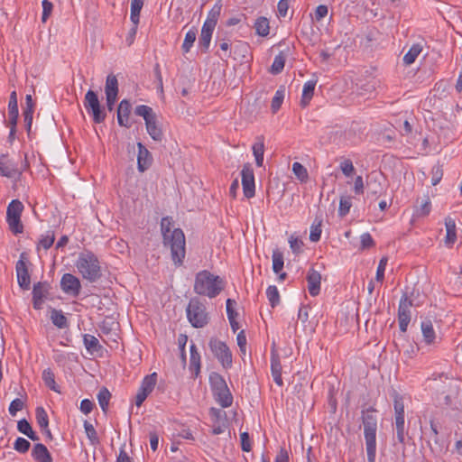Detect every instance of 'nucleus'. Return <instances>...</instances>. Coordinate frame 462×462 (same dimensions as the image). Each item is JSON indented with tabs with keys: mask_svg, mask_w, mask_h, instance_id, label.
<instances>
[{
	"mask_svg": "<svg viewBox=\"0 0 462 462\" xmlns=\"http://www.w3.org/2000/svg\"><path fill=\"white\" fill-rule=\"evenodd\" d=\"M23 405H24V403L21 399L16 398L14 400H13L9 406L10 414L12 416H15L17 411H21L23 408Z\"/></svg>",
	"mask_w": 462,
	"mask_h": 462,
	"instance_id": "nucleus-59",
	"label": "nucleus"
},
{
	"mask_svg": "<svg viewBox=\"0 0 462 462\" xmlns=\"http://www.w3.org/2000/svg\"><path fill=\"white\" fill-rule=\"evenodd\" d=\"M289 243L293 253L299 254L301 251L303 242L298 237L291 236L289 239Z\"/></svg>",
	"mask_w": 462,
	"mask_h": 462,
	"instance_id": "nucleus-62",
	"label": "nucleus"
},
{
	"mask_svg": "<svg viewBox=\"0 0 462 462\" xmlns=\"http://www.w3.org/2000/svg\"><path fill=\"white\" fill-rule=\"evenodd\" d=\"M17 282L23 290H29L31 284L30 274L26 263V254L22 253L15 265Z\"/></svg>",
	"mask_w": 462,
	"mask_h": 462,
	"instance_id": "nucleus-12",
	"label": "nucleus"
},
{
	"mask_svg": "<svg viewBox=\"0 0 462 462\" xmlns=\"http://www.w3.org/2000/svg\"><path fill=\"white\" fill-rule=\"evenodd\" d=\"M308 290L311 296H317L320 291L321 275L320 273L311 268L307 274Z\"/></svg>",
	"mask_w": 462,
	"mask_h": 462,
	"instance_id": "nucleus-18",
	"label": "nucleus"
},
{
	"mask_svg": "<svg viewBox=\"0 0 462 462\" xmlns=\"http://www.w3.org/2000/svg\"><path fill=\"white\" fill-rule=\"evenodd\" d=\"M138 156L137 168L140 172H143L150 168L152 163V156L148 149L142 143H137Z\"/></svg>",
	"mask_w": 462,
	"mask_h": 462,
	"instance_id": "nucleus-17",
	"label": "nucleus"
},
{
	"mask_svg": "<svg viewBox=\"0 0 462 462\" xmlns=\"http://www.w3.org/2000/svg\"><path fill=\"white\" fill-rule=\"evenodd\" d=\"M445 226H446L445 245L448 247H451L457 240L455 220L450 217H447L445 218Z\"/></svg>",
	"mask_w": 462,
	"mask_h": 462,
	"instance_id": "nucleus-24",
	"label": "nucleus"
},
{
	"mask_svg": "<svg viewBox=\"0 0 462 462\" xmlns=\"http://www.w3.org/2000/svg\"><path fill=\"white\" fill-rule=\"evenodd\" d=\"M187 318L192 327L204 328L209 321L206 306L198 298H191L186 309Z\"/></svg>",
	"mask_w": 462,
	"mask_h": 462,
	"instance_id": "nucleus-5",
	"label": "nucleus"
},
{
	"mask_svg": "<svg viewBox=\"0 0 462 462\" xmlns=\"http://www.w3.org/2000/svg\"><path fill=\"white\" fill-rule=\"evenodd\" d=\"M84 345L87 350L90 353L97 352L102 347L99 345L97 338L89 334L84 335Z\"/></svg>",
	"mask_w": 462,
	"mask_h": 462,
	"instance_id": "nucleus-38",
	"label": "nucleus"
},
{
	"mask_svg": "<svg viewBox=\"0 0 462 462\" xmlns=\"http://www.w3.org/2000/svg\"><path fill=\"white\" fill-rule=\"evenodd\" d=\"M432 178H431V184L433 186L437 185L442 179L443 176V170L440 165L434 166L432 169Z\"/></svg>",
	"mask_w": 462,
	"mask_h": 462,
	"instance_id": "nucleus-61",
	"label": "nucleus"
},
{
	"mask_svg": "<svg viewBox=\"0 0 462 462\" xmlns=\"http://www.w3.org/2000/svg\"><path fill=\"white\" fill-rule=\"evenodd\" d=\"M110 398V392L106 387H102L97 393V400L102 411L105 413L107 411Z\"/></svg>",
	"mask_w": 462,
	"mask_h": 462,
	"instance_id": "nucleus-36",
	"label": "nucleus"
},
{
	"mask_svg": "<svg viewBox=\"0 0 462 462\" xmlns=\"http://www.w3.org/2000/svg\"><path fill=\"white\" fill-rule=\"evenodd\" d=\"M34 112V102L31 95H27L25 97V106L23 107V116L24 117V123L26 131L30 134L32 124V116Z\"/></svg>",
	"mask_w": 462,
	"mask_h": 462,
	"instance_id": "nucleus-21",
	"label": "nucleus"
},
{
	"mask_svg": "<svg viewBox=\"0 0 462 462\" xmlns=\"http://www.w3.org/2000/svg\"><path fill=\"white\" fill-rule=\"evenodd\" d=\"M209 413L215 422L224 421L226 419V412L220 409L211 408Z\"/></svg>",
	"mask_w": 462,
	"mask_h": 462,
	"instance_id": "nucleus-64",
	"label": "nucleus"
},
{
	"mask_svg": "<svg viewBox=\"0 0 462 462\" xmlns=\"http://www.w3.org/2000/svg\"><path fill=\"white\" fill-rule=\"evenodd\" d=\"M32 457L37 462H52V457L48 448L41 443H37L33 446Z\"/></svg>",
	"mask_w": 462,
	"mask_h": 462,
	"instance_id": "nucleus-23",
	"label": "nucleus"
},
{
	"mask_svg": "<svg viewBox=\"0 0 462 462\" xmlns=\"http://www.w3.org/2000/svg\"><path fill=\"white\" fill-rule=\"evenodd\" d=\"M106 96H116L118 95V81L115 75L110 74L106 77L105 86Z\"/></svg>",
	"mask_w": 462,
	"mask_h": 462,
	"instance_id": "nucleus-29",
	"label": "nucleus"
},
{
	"mask_svg": "<svg viewBox=\"0 0 462 462\" xmlns=\"http://www.w3.org/2000/svg\"><path fill=\"white\" fill-rule=\"evenodd\" d=\"M285 60V55L282 52L276 55L272 64L270 72L273 75L281 73L284 68Z\"/></svg>",
	"mask_w": 462,
	"mask_h": 462,
	"instance_id": "nucleus-39",
	"label": "nucleus"
},
{
	"mask_svg": "<svg viewBox=\"0 0 462 462\" xmlns=\"http://www.w3.org/2000/svg\"><path fill=\"white\" fill-rule=\"evenodd\" d=\"M236 304L235 300L227 299L226 300V314L233 332L239 329V324L236 321L238 313L235 310L234 306Z\"/></svg>",
	"mask_w": 462,
	"mask_h": 462,
	"instance_id": "nucleus-27",
	"label": "nucleus"
},
{
	"mask_svg": "<svg viewBox=\"0 0 462 462\" xmlns=\"http://www.w3.org/2000/svg\"><path fill=\"white\" fill-rule=\"evenodd\" d=\"M430 209H431L430 199L428 196H426L423 199L420 206L417 208L416 211H417L418 215L425 217L430 214Z\"/></svg>",
	"mask_w": 462,
	"mask_h": 462,
	"instance_id": "nucleus-56",
	"label": "nucleus"
},
{
	"mask_svg": "<svg viewBox=\"0 0 462 462\" xmlns=\"http://www.w3.org/2000/svg\"><path fill=\"white\" fill-rule=\"evenodd\" d=\"M196 37L197 30L195 29H191L186 33L184 42L181 46L183 53H188L190 51L191 47L193 46V43L196 41Z\"/></svg>",
	"mask_w": 462,
	"mask_h": 462,
	"instance_id": "nucleus-41",
	"label": "nucleus"
},
{
	"mask_svg": "<svg viewBox=\"0 0 462 462\" xmlns=\"http://www.w3.org/2000/svg\"><path fill=\"white\" fill-rule=\"evenodd\" d=\"M421 331L424 337V340L427 344H431L435 338V331L433 329V326L431 321H423L421 323Z\"/></svg>",
	"mask_w": 462,
	"mask_h": 462,
	"instance_id": "nucleus-34",
	"label": "nucleus"
},
{
	"mask_svg": "<svg viewBox=\"0 0 462 462\" xmlns=\"http://www.w3.org/2000/svg\"><path fill=\"white\" fill-rule=\"evenodd\" d=\"M51 319L59 328H65L68 326L67 318L63 315L61 310L53 309L51 312Z\"/></svg>",
	"mask_w": 462,
	"mask_h": 462,
	"instance_id": "nucleus-33",
	"label": "nucleus"
},
{
	"mask_svg": "<svg viewBox=\"0 0 462 462\" xmlns=\"http://www.w3.org/2000/svg\"><path fill=\"white\" fill-rule=\"evenodd\" d=\"M422 51V47L420 44H414L411 47L408 52L403 57V62L405 65L412 64L417 57Z\"/></svg>",
	"mask_w": 462,
	"mask_h": 462,
	"instance_id": "nucleus-35",
	"label": "nucleus"
},
{
	"mask_svg": "<svg viewBox=\"0 0 462 462\" xmlns=\"http://www.w3.org/2000/svg\"><path fill=\"white\" fill-rule=\"evenodd\" d=\"M292 171L300 181H306L309 178L306 168L300 162L292 164Z\"/></svg>",
	"mask_w": 462,
	"mask_h": 462,
	"instance_id": "nucleus-51",
	"label": "nucleus"
},
{
	"mask_svg": "<svg viewBox=\"0 0 462 462\" xmlns=\"http://www.w3.org/2000/svg\"><path fill=\"white\" fill-rule=\"evenodd\" d=\"M23 209V203L18 199H14L7 207L6 217H21Z\"/></svg>",
	"mask_w": 462,
	"mask_h": 462,
	"instance_id": "nucleus-37",
	"label": "nucleus"
},
{
	"mask_svg": "<svg viewBox=\"0 0 462 462\" xmlns=\"http://www.w3.org/2000/svg\"><path fill=\"white\" fill-rule=\"evenodd\" d=\"M243 192L245 198L251 199L255 194L254 173L250 163H245L241 171Z\"/></svg>",
	"mask_w": 462,
	"mask_h": 462,
	"instance_id": "nucleus-10",
	"label": "nucleus"
},
{
	"mask_svg": "<svg viewBox=\"0 0 462 462\" xmlns=\"http://www.w3.org/2000/svg\"><path fill=\"white\" fill-rule=\"evenodd\" d=\"M172 228V220L171 217H162L161 221V230L163 236V245L171 249V259L176 266H180L185 258V236L180 228Z\"/></svg>",
	"mask_w": 462,
	"mask_h": 462,
	"instance_id": "nucleus-1",
	"label": "nucleus"
},
{
	"mask_svg": "<svg viewBox=\"0 0 462 462\" xmlns=\"http://www.w3.org/2000/svg\"><path fill=\"white\" fill-rule=\"evenodd\" d=\"M53 8V5L49 0H43L42 1V23H45L50 15L51 14Z\"/></svg>",
	"mask_w": 462,
	"mask_h": 462,
	"instance_id": "nucleus-58",
	"label": "nucleus"
},
{
	"mask_svg": "<svg viewBox=\"0 0 462 462\" xmlns=\"http://www.w3.org/2000/svg\"><path fill=\"white\" fill-rule=\"evenodd\" d=\"M377 411L374 407L362 410L361 419L367 453V461L374 462L376 455V431L378 424Z\"/></svg>",
	"mask_w": 462,
	"mask_h": 462,
	"instance_id": "nucleus-2",
	"label": "nucleus"
},
{
	"mask_svg": "<svg viewBox=\"0 0 462 462\" xmlns=\"http://www.w3.org/2000/svg\"><path fill=\"white\" fill-rule=\"evenodd\" d=\"M352 206L350 197H342L339 201L338 214L340 217H345L348 214Z\"/></svg>",
	"mask_w": 462,
	"mask_h": 462,
	"instance_id": "nucleus-55",
	"label": "nucleus"
},
{
	"mask_svg": "<svg viewBox=\"0 0 462 462\" xmlns=\"http://www.w3.org/2000/svg\"><path fill=\"white\" fill-rule=\"evenodd\" d=\"M315 87H316V81H313V80H310L304 84L303 90H302V97H301V100H300V105L303 107L308 106L310 101L311 100L313 94H314Z\"/></svg>",
	"mask_w": 462,
	"mask_h": 462,
	"instance_id": "nucleus-28",
	"label": "nucleus"
},
{
	"mask_svg": "<svg viewBox=\"0 0 462 462\" xmlns=\"http://www.w3.org/2000/svg\"><path fill=\"white\" fill-rule=\"evenodd\" d=\"M7 223L9 225L10 230L17 235L23 232V226L21 223V217H6Z\"/></svg>",
	"mask_w": 462,
	"mask_h": 462,
	"instance_id": "nucleus-49",
	"label": "nucleus"
},
{
	"mask_svg": "<svg viewBox=\"0 0 462 462\" xmlns=\"http://www.w3.org/2000/svg\"><path fill=\"white\" fill-rule=\"evenodd\" d=\"M0 173L7 178H15L21 175V171L17 168V164L9 159L8 155L2 154L0 156Z\"/></svg>",
	"mask_w": 462,
	"mask_h": 462,
	"instance_id": "nucleus-15",
	"label": "nucleus"
},
{
	"mask_svg": "<svg viewBox=\"0 0 462 462\" xmlns=\"http://www.w3.org/2000/svg\"><path fill=\"white\" fill-rule=\"evenodd\" d=\"M50 285L48 282H37L33 285L32 289V301L33 308L40 310L43 303V299L46 298L49 293Z\"/></svg>",
	"mask_w": 462,
	"mask_h": 462,
	"instance_id": "nucleus-16",
	"label": "nucleus"
},
{
	"mask_svg": "<svg viewBox=\"0 0 462 462\" xmlns=\"http://www.w3.org/2000/svg\"><path fill=\"white\" fill-rule=\"evenodd\" d=\"M209 347L225 368L232 365V354L226 343L217 338H212L209 341Z\"/></svg>",
	"mask_w": 462,
	"mask_h": 462,
	"instance_id": "nucleus-8",
	"label": "nucleus"
},
{
	"mask_svg": "<svg viewBox=\"0 0 462 462\" xmlns=\"http://www.w3.org/2000/svg\"><path fill=\"white\" fill-rule=\"evenodd\" d=\"M321 224L322 219H318L316 217L314 224L311 226L310 240L312 242H318L320 239L321 236Z\"/></svg>",
	"mask_w": 462,
	"mask_h": 462,
	"instance_id": "nucleus-50",
	"label": "nucleus"
},
{
	"mask_svg": "<svg viewBox=\"0 0 462 462\" xmlns=\"http://www.w3.org/2000/svg\"><path fill=\"white\" fill-rule=\"evenodd\" d=\"M131 112V104L128 100L124 99L120 102L117 108V121L121 126L130 127L129 116Z\"/></svg>",
	"mask_w": 462,
	"mask_h": 462,
	"instance_id": "nucleus-20",
	"label": "nucleus"
},
{
	"mask_svg": "<svg viewBox=\"0 0 462 462\" xmlns=\"http://www.w3.org/2000/svg\"><path fill=\"white\" fill-rule=\"evenodd\" d=\"M61 290L73 297L79 296L81 289L79 278L71 273H65L60 280Z\"/></svg>",
	"mask_w": 462,
	"mask_h": 462,
	"instance_id": "nucleus-14",
	"label": "nucleus"
},
{
	"mask_svg": "<svg viewBox=\"0 0 462 462\" xmlns=\"http://www.w3.org/2000/svg\"><path fill=\"white\" fill-rule=\"evenodd\" d=\"M266 296L273 308L280 303V294L276 286L270 285L266 290Z\"/></svg>",
	"mask_w": 462,
	"mask_h": 462,
	"instance_id": "nucleus-46",
	"label": "nucleus"
},
{
	"mask_svg": "<svg viewBox=\"0 0 462 462\" xmlns=\"http://www.w3.org/2000/svg\"><path fill=\"white\" fill-rule=\"evenodd\" d=\"M76 266L82 277L90 282L97 281L101 276L99 262L91 252L80 254Z\"/></svg>",
	"mask_w": 462,
	"mask_h": 462,
	"instance_id": "nucleus-4",
	"label": "nucleus"
},
{
	"mask_svg": "<svg viewBox=\"0 0 462 462\" xmlns=\"http://www.w3.org/2000/svg\"><path fill=\"white\" fill-rule=\"evenodd\" d=\"M84 106L91 115L94 123L101 124L106 120V113L105 107L101 106L97 93L89 89L84 98Z\"/></svg>",
	"mask_w": 462,
	"mask_h": 462,
	"instance_id": "nucleus-6",
	"label": "nucleus"
},
{
	"mask_svg": "<svg viewBox=\"0 0 462 462\" xmlns=\"http://www.w3.org/2000/svg\"><path fill=\"white\" fill-rule=\"evenodd\" d=\"M340 169L343 174L346 177L351 176L355 171L354 165L349 159H346L341 162Z\"/></svg>",
	"mask_w": 462,
	"mask_h": 462,
	"instance_id": "nucleus-60",
	"label": "nucleus"
},
{
	"mask_svg": "<svg viewBox=\"0 0 462 462\" xmlns=\"http://www.w3.org/2000/svg\"><path fill=\"white\" fill-rule=\"evenodd\" d=\"M388 259L387 257H383L378 264L375 279L377 282H383L384 278V272L387 265Z\"/></svg>",
	"mask_w": 462,
	"mask_h": 462,
	"instance_id": "nucleus-57",
	"label": "nucleus"
},
{
	"mask_svg": "<svg viewBox=\"0 0 462 462\" xmlns=\"http://www.w3.org/2000/svg\"><path fill=\"white\" fill-rule=\"evenodd\" d=\"M273 271L275 273H280L284 265L283 254L279 250H274L273 252Z\"/></svg>",
	"mask_w": 462,
	"mask_h": 462,
	"instance_id": "nucleus-43",
	"label": "nucleus"
},
{
	"mask_svg": "<svg viewBox=\"0 0 462 462\" xmlns=\"http://www.w3.org/2000/svg\"><path fill=\"white\" fill-rule=\"evenodd\" d=\"M213 393H214L216 401L223 408H227L232 405L233 396H232L227 385L225 386L224 388L215 391Z\"/></svg>",
	"mask_w": 462,
	"mask_h": 462,
	"instance_id": "nucleus-25",
	"label": "nucleus"
},
{
	"mask_svg": "<svg viewBox=\"0 0 462 462\" xmlns=\"http://www.w3.org/2000/svg\"><path fill=\"white\" fill-rule=\"evenodd\" d=\"M30 447H31V443L23 439V438H17L14 444V448L19 452V453H26L29 449H30Z\"/></svg>",
	"mask_w": 462,
	"mask_h": 462,
	"instance_id": "nucleus-54",
	"label": "nucleus"
},
{
	"mask_svg": "<svg viewBox=\"0 0 462 462\" xmlns=\"http://www.w3.org/2000/svg\"><path fill=\"white\" fill-rule=\"evenodd\" d=\"M384 177L381 172L373 171L366 179L367 195L377 197L383 190Z\"/></svg>",
	"mask_w": 462,
	"mask_h": 462,
	"instance_id": "nucleus-13",
	"label": "nucleus"
},
{
	"mask_svg": "<svg viewBox=\"0 0 462 462\" xmlns=\"http://www.w3.org/2000/svg\"><path fill=\"white\" fill-rule=\"evenodd\" d=\"M42 380H43L45 385L47 387H49L51 390H52L56 393H60L58 385L56 384L55 375H54L53 372L51 371V369L47 368V369L43 370Z\"/></svg>",
	"mask_w": 462,
	"mask_h": 462,
	"instance_id": "nucleus-32",
	"label": "nucleus"
},
{
	"mask_svg": "<svg viewBox=\"0 0 462 462\" xmlns=\"http://www.w3.org/2000/svg\"><path fill=\"white\" fill-rule=\"evenodd\" d=\"M271 370L273 377V381L279 386L283 384L282 378V365L278 353L273 349L271 353Z\"/></svg>",
	"mask_w": 462,
	"mask_h": 462,
	"instance_id": "nucleus-19",
	"label": "nucleus"
},
{
	"mask_svg": "<svg viewBox=\"0 0 462 462\" xmlns=\"http://www.w3.org/2000/svg\"><path fill=\"white\" fill-rule=\"evenodd\" d=\"M254 29L256 34L259 36H267L270 32L269 21L265 17H259L254 23Z\"/></svg>",
	"mask_w": 462,
	"mask_h": 462,
	"instance_id": "nucleus-30",
	"label": "nucleus"
},
{
	"mask_svg": "<svg viewBox=\"0 0 462 462\" xmlns=\"http://www.w3.org/2000/svg\"><path fill=\"white\" fill-rule=\"evenodd\" d=\"M209 382L212 387L213 393L218 389L226 386V383L224 378L217 373H212L209 375Z\"/></svg>",
	"mask_w": 462,
	"mask_h": 462,
	"instance_id": "nucleus-45",
	"label": "nucleus"
},
{
	"mask_svg": "<svg viewBox=\"0 0 462 462\" xmlns=\"http://www.w3.org/2000/svg\"><path fill=\"white\" fill-rule=\"evenodd\" d=\"M36 420L41 430H47L49 427L48 414L42 407H37L35 411Z\"/></svg>",
	"mask_w": 462,
	"mask_h": 462,
	"instance_id": "nucleus-42",
	"label": "nucleus"
},
{
	"mask_svg": "<svg viewBox=\"0 0 462 462\" xmlns=\"http://www.w3.org/2000/svg\"><path fill=\"white\" fill-rule=\"evenodd\" d=\"M225 287L224 280L207 270L199 272L194 282V291L201 296L212 299L217 297Z\"/></svg>",
	"mask_w": 462,
	"mask_h": 462,
	"instance_id": "nucleus-3",
	"label": "nucleus"
},
{
	"mask_svg": "<svg viewBox=\"0 0 462 462\" xmlns=\"http://www.w3.org/2000/svg\"><path fill=\"white\" fill-rule=\"evenodd\" d=\"M252 150L256 165L262 167L263 165L264 154V138L263 135L256 137V142L254 143Z\"/></svg>",
	"mask_w": 462,
	"mask_h": 462,
	"instance_id": "nucleus-26",
	"label": "nucleus"
},
{
	"mask_svg": "<svg viewBox=\"0 0 462 462\" xmlns=\"http://www.w3.org/2000/svg\"><path fill=\"white\" fill-rule=\"evenodd\" d=\"M55 236L53 231H47L39 241L38 246L49 249L54 243Z\"/></svg>",
	"mask_w": 462,
	"mask_h": 462,
	"instance_id": "nucleus-52",
	"label": "nucleus"
},
{
	"mask_svg": "<svg viewBox=\"0 0 462 462\" xmlns=\"http://www.w3.org/2000/svg\"><path fill=\"white\" fill-rule=\"evenodd\" d=\"M412 306V300L409 299L407 293H403L401 298L399 308H398V321L400 330L402 333L407 331L408 325L411 321V311L410 309Z\"/></svg>",
	"mask_w": 462,
	"mask_h": 462,
	"instance_id": "nucleus-9",
	"label": "nucleus"
},
{
	"mask_svg": "<svg viewBox=\"0 0 462 462\" xmlns=\"http://www.w3.org/2000/svg\"><path fill=\"white\" fill-rule=\"evenodd\" d=\"M157 383V374L152 373L151 374L146 375L142 384L137 392L135 396V404L136 406H141L143 402L145 401L147 396L152 392L154 386Z\"/></svg>",
	"mask_w": 462,
	"mask_h": 462,
	"instance_id": "nucleus-11",
	"label": "nucleus"
},
{
	"mask_svg": "<svg viewBox=\"0 0 462 462\" xmlns=\"http://www.w3.org/2000/svg\"><path fill=\"white\" fill-rule=\"evenodd\" d=\"M144 0H131L130 19L134 24L139 23L140 12L143 6Z\"/></svg>",
	"mask_w": 462,
	"mask_h": 462,
	"instance_id": "nucleus-31",
	"label": "nucleus"
},
{
	"mask_svg": "<svg viewBox=\"0 0 462 462\" xmlns=\"http://www.w3.org/2000/svg\"><path fill=\"white\" fill-rule=\"evenodd\" d=\"M134 113L136 116L143 117L145 122L146 119H151L155 116L152 108L145 105L137 106L134 109Z\"/></svg>",
	"mask_w": 462,
	"mask_h": 462,
	"instance_id": "nucleus-48",
	"label": "nucleus"
},
{
	"mask_svg": "<svg viewBox=\"0 0 462 462\" xmlns=\"http://www.w3.org/2000/svg\"><path fill=\"white\" fill-rule=\"evenodd\" d=\"M222 10V3L221 0H217L212 9L209 11L207 20L205 22L211 23L212 24H217V20L220 16Z\"/></svg>",
	"mask_w": 462,
	"mask_h": 462,
	"instance_id": "nucleus-40",
	"label": "nucleus"
},
{
	"mask_svg": "<svg viewBox=\"0 0 462 462\" xmlns=\"http://www.w3.org/2000/svg\"><path fill=\"white\" fill-rule=\"evenodd\" d=\"M241 448L243 451L249 452L252 449L250 437L247 432H243L240 435Z\"/></svg>",
	"mask_w": 462,
	"mask_h": 462,
	"instance_id": "nucleus-63",
	"label": "nucleus"
},
{
	"mask_svg": "<svg viewBox=\"0 0 462 462\" xmlns=\"http://www.w3.org/2000/svg\"><path fill=\"white\" fill-rule=\"evenodd\" d=\"M394 411H395V425L397 439L400 443H404V403L402 397L396 392H393Z\"/></svg>",
	"mask_w": 462,
	"mask_h": 462,
	"instance_id": "nucleus-7",
	"label": "nucleus"
},
{
	"mask_svg": "<svg viewBox=\"0 0 462 462\" xmlns=\"http://www.w3.org/2000/svg\"><path fill=\"white\" fill-rule=\"evenodd\" d=\"M84 429H85L86 434H87L90 443L93 446L99 444V439L97 437V433L94 426L91 423H89L88 420H85L84 421Z\"/></svg>",
	"mask_w": 462,
	"mask_h": 462,
	"instance_id": "nucleus-44",
	"label": "nucleus"
},
{
	"mask_svg": "<svg viewBox=\"0 0 462 462\" xmlns=\"http://www.w3.org/2000/svg\"><path fill=\"white\" fill-rule=\"evenodd\" d=\"M189 369L197 376L200 372V356L199 353H191Z\"/></svg>",
	"mask_w": 462,
	"mask_h": 462,
	"instance_id": "nucleus-53",
	"label": "nucleus"
},
{
	"mask_svg": "<svg viewBox=\"0 0 462 462\" xmlns=\"http://www.w3.org/2000/svg\"><path fill=\"white\" fill-rule=\"evenodd\" d=\"M283 99H284V88H281L275 92V95L272 100L271 108H272L273 113H276L280 109V107L283 102Z\"/></svg>",
	"mask_w": 462,
	"mask_h": 462,
	"instance_id": "nucleus-47",
	"label": "nucleus"
},
{
	"mask_svg": "<svg viewBox=\"0 0 462 462\" xmlns=\"http://www.w3.org/2000/svg\"><path fill=\"white\" fill-rule=\"evenodd\" d=\"M146 130L149 135L156 142H161L163 137L162 130L158 125L156 115L151 119H146Z\"/></svg>",
	"mask_w": 462,
	"mask_h": 462,
	"instance_id": "nucleus-22",
	"label": "nucleus"
}]
</instances>
